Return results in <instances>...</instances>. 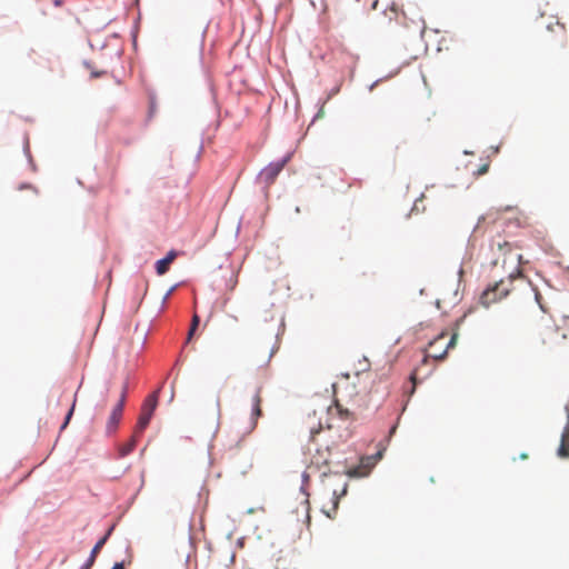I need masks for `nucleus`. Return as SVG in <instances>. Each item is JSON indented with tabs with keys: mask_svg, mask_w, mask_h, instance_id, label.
Returning <instances> with one entry per match:
<instances>
[{
	"mask_svg": "<svg viewBox=\"0 0 569 569\" xmlns=\"http://www.w3.org/2000/svg\"><path fill=\"white\" fill-rule=\"evenodd\" d=\"M565 339L560 329L552 321H547L537 328L533 336V345L538 351L550 352L556 350Z\"/></svg>",
	"mask_w": 569,
	"mask_h": 569,
	"instance_id": "f257e3e1",
	"label": "nucleus"
},
{
	"mask_svg": "<svg viewBox=\"0 0 569 569\" xmlns=\"http://www.w3.org/2000/svg\"><path fill=\"white\" fill-rule=\"evenodd\" d=\"M513 279L515 276L510 274L507 279H501L500 281L495 282L492 286L488 287L480 296L481 305L489 307L491 303H495L507 297L512 290Z\"/></svg>",
	"mask_w": 569,
	"mask_h": 569,
	"instance_id": "f03ea898",
	"label": "nucleus"
},
{
	"mask_svg": "<svg viewBox=\"0 0 569 569\" xmlns=\"http://www.w3.org/2000/svg\"><path fill=\"white\" fill-rule=\"evenodd\" d=\"M348 380H349V376L347 375L345 378V381L342 383L340 382L338 386L340 388H342L345 391H347L348 396L350 398H352V401L356 406L366 407L367 401L365 400V397L360 396L361 390H356L355 392H353V390L357 387H360L362 390H365L367 385L370 381V375L369 373H357L355 376L353 382L350 383Z\"/></svg>",
	"mask_w": 569,
	"mask_h": 569,
	"instance_id": "7ed1b4c3",
	"label": "nucleus"
},
{
	"mask_svg": "<svg viewBox=\"0 0 569 569\" xmlns=\"http://www.w3.org/2000/svg\"><path fill=\"white\" fill-rule=\"evenodd\" d=\"M457 337L458 335L453 333L447 341L448 335L446 332H441L432 341L429 342L428 356L435 360L445 359L448 350L456 346Z\"/></svg>",
	"mask_w": 569,
	"mask_h": 569,
	"instance_id": "20e7f679",
	"label": "nucleus"
},
{
	"mask_svg": "<svg viewBox=\"0 0 569 569\" xmlns=\"http://www.w3.org/2000/svg\"><path fill=\"white\" fill-rule=\"evenodd\" d=\"M157 405L158 392L156 391L150 395L142 405L141 413L136 426V433H142L143 430L148 427Z\"/></svg>",
	"mask_w": 569,
	"mask_h": 569,
	"instance_id": "39448f33",
	"label": "nucleus"
},
{
	"mask_svg": "<svg viewBox=\"0 0 569 569\" xmlns=\"http://www.w3.org/2000/svg\"><path fill=\"white\" fill-rule=\"evenodd\" d=\"M127 392H128V383L126 382L122 387L120 399L117 402V405L113 407V409L108 418L107 426H106L108 433H113L119 426V422L122 417L126 399H127Z\"/></svg>",
	"mask_w": 569,
	"mask_h": 569,
	"instance_id": "423d86ee",
	"label": "nucleus"
},
{
	"mask_svg": "<svg viewBox=\"0 0 569 569\" xmlns=\"http://www.w3.org/2000/svg\"><path fill=\"white\" fill-rule=\"evenodd\" d=\"M382 457L379 451L376 456H367L360 459V463L357 467L350 468L346 473L351 478H361L370 473L378 459Z\"/></svg>",
	"mask_w": 569,
	"mask_h": 569,
	"instance_id": "0eeeda50",
	"label": "nucleus"
},
{
	"mask_svg": "<svg viewBox=\"0 0 569 569\" xmlns=\"http://www.w3.org/2000/svg\"><path fill=\"white\" fill-rule=\"evenodd\" d=\"M290 160V156H286L283 159L269 163L266 168L260 172V178L268 186L272 184L278 177V174L282 171L284 166Z\"/></svg>",
	"mask_w": 569,
	"mask_h": 569,
	"instance_id": "6e6552de",
	"label": "nucleus"
},
{
	"mask_svg": "<svg viewBox=\"0 0 569 569\" xmlns=\"http://www.w3.org/2000/svg\"><path fill=\"white\" fill-rule=\"evenodd\" d=\"M262 388L258 387L252 396L251 399V415H250V421L247 428V433H251L258 425V419L262 416Z\"/></svg>",
	"mask_w": 569,
	"mask_h": 569,
	"instance_id": "1a4fd4ad",
	"label": "nucleus"
},
{
	"mask_svg": "<svg viewBox=\"0 0 569 569\" xmlns=\"http://www.w3.org/2000/svg\"><path fill=\"white\" fill-rule=\"evenodd\" d=\"M330 496V505L322 506V512L330 519H333L337 515L340 498L347 493V483H343L340 490L332 489L328 492Z\"/></svg>",
	"mask_w": 569,
	"mask_h": 569,
	"instance_id": "9d476101",
	"label": "nucleus"
},
{
	"mask_svg": "<svg viewBox=\"0 0 569 569\" xmlns=\"http://www.w3.org/2000/svg\"><path fill=\"white\" fill-rule=\"evenodd\" d=\"M330 449L327 447L326 449H317L316 452L312 455L311 458V465L316 466L317 468L321 467H328L330 461Z\"/></svg>",
	"mask_w": 569,
	"mask_h": 569,
	"instance_id": "9b49d317",
	"label": "nucleus"
},
{
	"mask_svg": "<svg viewBox=\"0 0 569 569\" xmlns=\"http://www.w3.org/2000/svg\"><path fill=\"white\" fill-rule=\"evenodd\" d=\"M568 423L561 435V443L558 449V456L561 458L569 457V407H567Z\"/></svg>",
	"mask_w": 569,
	"mask_h": 569,
	"instance_id": "f8f14e48",
	"label": "nucleus"
},
{
	"mask_svg": "<svg viewBox=\"0 0 569 569\" xmlns=\"http://www.w3.org/2000/svg\"><path fill=\"white\" fill-rule=\"evenodd\" d=\"M176 258L177 252L174 250H170L163 259L158 260L156 263L157 273L159 276L164 274Z\"/></svg>",
	"mask_w": 569,
	"mask_h": 569,
	"instance_id": "ddd939ff",
	"label": "nucleus"
},
{
	"mask_svg": "<svg viewBox=\"0 0 569 569\" xmlns=\"http://www.w3.org/2000/svg\"><path fill=\"white\" fill-rule=\"evenodd\" d=\"M111 530H109L107 532V535H104L93 547V549L91 550V553H90V557L86 563V567L89 568L93 565L98 553L100 552L101 548L104 546V543L107 542L108 538H109V535H110Z\"/></svg>",
	"mask_w": 569,
	"mask_h": 569,
	"instance_id": "4468645a",
	"label": "nucleus"
},
{
	"mask_svg": "<svg viewBox=\"0 0 569 569\" xmlns=\"http://www.w3.org/2000/svg\"><path fill=\"white\" fill-rule=\"evenodd\" d=\"M141 433H136V431L133 432L131 439L126 443L123 445L121 448H120V456L121 457H124L127 455H129L130 452H132V450L136 448L137 446V439L138 437L140 436Z\"/></svg>",
	"mask_w": 569,
	"mask_h": 569,
	"instance_id": "2eb2a0df",
	"label": "nucleus"
},
{
	"mask_svg": "<svg viewBox=\"0 0 569 569\" xmlns=\"http://www.w3.org/2000/svg\"><path fill=\"white\" fill-rule=\"evenodd\" d=\"M459 300H460V297H459V293H458V289H455V291L452 292L451 298H447V295L443 293L442 298H438L437 299L436 305L440 309L442 302L443 303L456 305V303L459 302Z\"/></svg>",
	"mask_w": 569,
	"mask_h": 569,
	"instance_id": "dca6fc26",
	"label": "nucleus"
},
{
	"mask_svg": "<svg viewBox=\"0 0 569 569\" xmlns=\"http://www.w3.org/2000/svg\"><path fill=\"white\" fill-rule=\"evenodd\" d=\"M199 322H200V318L197 313H194L192 317V320H191V326H190L189 332H188V341L192 339V336L194 335V332L199 326Z\"/></svg>",
	"mask_w": 569,
	"mask_h": 569,
	"instance_id": "f3484780",
	"label": "nucleus"
},
{
	"mask_svg": "<svg viewBox=\"0 0 569 569\" xmlns=\"http://www.w3.org/2000/svg\"><path fill=\"white\" fill-rule=\"evenodd\" d=\"M336 408L341 418L348 419L352 417V412L348 408H343L338 400H336Z\"/></svg>",
	"mask_w": 569,
	"mask_h": 569,
	"instance_id": "a211bd4d",
	"label": "nucleus"
},
{
	"mask_svg": "<svg viewBox=\"0 0 569 569\" xmlns=\"http://www.w3.org/2000/svg\"><path fill=\"white\" fill-rule=\"evenodd\" d=\"M74 406H76V399L73 400V403L67 413L66 420H64L63 425L61 426V429H64L67 427V425L69 423L71 416L73 413V410H74Z\"/></svg>",
	"mask_w": 569,
	"mask_h": 569,
	"instance_id": "6ab92c4d",
	"label": "nucleus"
},
{
	"mask_svg": "<svg viewBox=\"0 0 569 569\" xmlns=\"http://www.w3.org/2000/svg\"><path fill=\"white\" fill-rule=\"evenodd\" d=\"M510 249H511V244L507 241H505L503 243H498V250L503 253L507 251H510Z\"/></svg>",
	"mask_w": 569,
	"mask_h": 569,
	"instance_id": "aec40b11",
	"label": "nucleus"
},
{
	"mask_svg": "<svg viewBox=\"0 0 569 569\" xmlns=\"http://www.w3.org/2000/svg\"><path fill=\"white\" fill-rule=\"evenodd\" d=\"M220 415H221L220 399L217 398L216 399V403H214V416H216L217 419H219Z\"/></svg>",
	"mask_w": 569,
	"mask_h": 569,
	"instance_id": "412c9836",
	"label": "nucleus"
},
{
	"mask_svg": "<svg viewBox=\"0 0 569 569\" xmlns=\"http://www.w3.org/2000/svg\"><path fill=\"white\" fill-rule=\"evenodd\" d=\"M488 168L489 166L488 164H483L479 168L478 170V174H485L487 171H488Z\"/></svg>",
	"mask_w": 569,
	"mask_h": 569,
	"instance_id": "4be33fe9",
	"label": "nucleus"
},
{
	"mask_svg": "<svg viewBox=\"0 0 569 569\" xmlns=\"http://www.w3.org/2000/svg\"><path fill=\"white\" fill-rule=\"evenodd\" d=\"M111 569H124V562H116Z\"/></svg>",
	"mask_w": 569,
	"mask_h": 569,
	"instance_id": "5701e85b",
	"label": "nucleus"
},
{
	"mask_svg": "<svg viewBox=\"0 0 569 569\" xmlns=\"http://www.w3.org/2000/svg\"><path fill=\"white\" fill-rule=\"evenodd\" d=\"M53 3H54V6H61L62 2H61V0H54Z\"/></svg>",
	"mask_w": 569,
	"mask_h": 569,
	"instance_id": "b1692460",
	"label": "nucleus"
},
{
	"mask_svg": "<svg viewBox=\"0 0 569 569\" xmlns=\"http://www.w3.org/2000/svg\"><path fill=\"white\" fill-rule=\"evenodd\" d=\"M271 357H272V352L270 351V352L268 353V356H267V362H269V361H270Z\"/></svg>",
	"mask_w": 569,
	"mask_h": 569,
	"instance_id": "393cba45",
	"label": "nucleus"
},
{
	"mask_svg": "<svg viewBox=\"0 0 569 569\" xmlns=\"http://www.w3.org/2000/svg\"><path fill=\"white\" fill-rule=\"evenodd\" d=\"M396 430V427H392L391 430H390V433H393Z\"/></svg>",
	"mask_w": 569,
	"mask_h": 569,
	"instance_id": "a878e982",
	"label": "nucleus"
},
{
	"mask_svg": "<svg viewBox=\"0 0 569 569\" xmlns=\"http://www.w3.org/2000/svg\"><path fill=\"white\" fill-rule=\"evenodd\" d=\"M528 456L526 453L521 455L522 459H526Z\"/></svg>",
	"mask_w": 569,
	"mask_h": 569,
	"instance_id": "bb28decb",
	"label": "nucleus"
}]
</instances>
